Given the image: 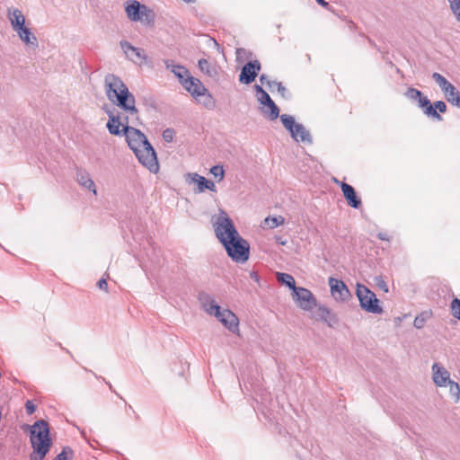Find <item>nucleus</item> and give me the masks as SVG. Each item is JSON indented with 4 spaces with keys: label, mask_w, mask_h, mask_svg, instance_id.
I'll return each instance as SVG.
<instances>
[{
    "label": "nucleus",
    "mask_w": 460,
    "mask_h": 460,
    "mask_svg": "<svg viewBox=\"0 0 460 460\" xmlns=\"http://www.w3.org/2000/svg\"><path fill=\"white\" fill-rule=\"evenodd\" d=\"M356 294L362 309L372 314H381L383 312L379 305V300L376 298L375 293L366 286L358 284Z\"/></svg>",
    "instance_id": "nucleus-6"
},
{
    "label": "nucleus",
    "mask_w": 460,
    "mask_h": 460,
    "mask_svg": "<svg viewBox=\"0 0 460 460\" xmlns=\"http://www.w3.org/2000/svg\"><path fill=\"white\" fill-rule=\"evenodd\" d=\"M434 106L436 109H438L440 112H445L447 111V105L442 101H438L434 102Z\"/></svg>",
    "instance_id": "nucleus-35"
},
{
    "label": "nucleus",
    "mask_w": 460,
    "mask_h": 460,
    "mask_svg": "<svg viewBox=\"0 0 460 460\" xmlns=\"http://www.w3.org/2000/svg\"><path fill=\"white\" fill-rule=\"evenodd\" d=\"M258 93L257 99L262 105L261 112L268 116L270 119H276L279 115V110L270 95L260 86L255 85Z\"/></svg>",
    "instance_id": "nucleus-9"
},
{
    "label": "nucleus",
    "mask_w": 460,
    "mask_h": 460,
    "mask_svg": "<svg viewBox=\"0 0 460 460\" xmlns=\"http://www.w3.org/2000/svg\"><path fill=\"white\" fill-rule=\"evenodd\" d=\"M451 311L452 314L460 320V299L455 298L451 302Z\"/></svg>",
    "instance_id": "nucleus-28"
},
{
    "label": "nucleus",
    "mask_w": 460,
    "mask_h": 460,
    "mask_svg": "<svg viewBox=\"0 0 460 460\" xmlns=\"http://www.w3.org/2000/svg\"><path fill=\"white\" fill-rule=\"evenodd\" d=\"M192 181L197 183L199 192H203L206 189L211 191H216V186L214 182L207 180L204 176L194 173L192 175Z\"/></svg>",
    "instance_id": "nucleus-18"
},
{
    "label": "nucleus",
    "mask_w": 460,
    "mask_h": 460,
    "mask_svg": "<svg viewBox=\"0 0 460 460\" xmlns=\"http://www.w3.org/2000/svg\"><path fill=\"white\" fill-rule=\"evenodd\" d=\"M331 294L335 300L346 301L350 297V292L342 280L334 278L329 279Z\"/></svg>",
    "instance_id": "nucleus-12"
},
{
    "label": "nucleus",
    "mask_w": 460,
    "mask_h": 460,
    "mask_svg": "<svg viewBox=\"0 0 460 460\" xmlns=\"http://www.w3.org/2000/svg\"><path fill=\"white\" fill-rule=\"evenodd\" d=\"M293 292L294 299L303 310L310 311L316 306V299L309 289L296 288Z\"/></svg>",
    "instance_id": "nucleus-10"
},
{
    "label": "nucleus",
    "mask_w": 460,
    "mask_h": 460,
    "mask_svg": "<svg viewBox=\"0 0 460 460\" xmlns=\"http://www.w3.org/2000/svg\"><path fill=\"white\" fill-rule=\"evenodd\" d=\"M8 17L14 31L25 26V17L20 10L13 9V11H9Z\"/></svg>",
    "instance_id": "nucleus-16"
},
{
    "label": "nucleus",
    "mask_w": 460,
    "mask_h": 460,
    "mask_svg": "<svg viewBox=\"0 0 460 460\" xmlns=\"http://www.w3.org/2000/svg\"><path fill=\"white\" fill-rule=\"evenodd\" d=\"M30 440L33 449L30 455V460H43L52 445L48 422L36 421L31 427Z\"/></svg>",
    "instance_id": "nucleus-3"
},
{
    "label": "nucleus",
    "mask_w": 460,
    "mask_h": 460,
    "mask_svg": "<svg viewBox=\"0 0 460 460\" xmlns=\"http://www.w3.org/2000/svg\"><path fill=\"white\" fill-rule=\"evenodd\" d=\"M164 138L166 140V141H171L172 138V131L170 130V129H166L164 130Z\"/></svg>",
    "instance_id": "nucleus-37"
},
{
    "label": "nucleus",
    "mask_w": 460,
    "mask_h": 460,
    "mask_svg": "<svg viewBox=\"0 0 460 460\" xmlns=\"http://www.w3.org/2000/svg\"><path fill=\"white\" fill-rule=\"evenodd\" d=\"M432 77L441 88L448 102L455 106L460 103V92L450 82L438 73H434Z\"/></svg>",
    "instance_id": "nucleus-7"
},
{
    "label": "nucleus",
    "mask_w": 460,
    "mask_h": 460,
    "mask_svg": "<svg viewBox=\"0 0 460 460\" xmlns=\"http://www.w3.org/2000/svg\"><path fill=\"white\" fill-rule=\"evenodd\" d=\"M68 454H72V451L68 448H64L53 460H68Z\"/></svg>",
    "instance_id": "nucleus-32"
},
{
    "label": "nucleus",
    "mask_w": 460,
    "mask_h": 460,
    "mask_svg": "<svg viewBox=\"0 0 460 460\" xmlns=\"http://www.w3.org/2000/svg\"><path fill=\"white\" fill-rule=\"evenodd\" d=\"M210 173L217 180V181H221L225 177V170L221 165H215L211 167Z\"/></svg>",
    "instance_id": "nucleus-27"
},
{
    "label": "nucleus",
    "mask_w": 460,
    "mask_h": 460,
    "mask_svg": "<svg viewBox=\"0 0 460 460\" xmlns=\"http://www.w3.org/2000/svg\"><path fill=\"white\" fill-rule=\"evenodd\" d=\"M418 103L420 107L425 109V113L427 115L436 117L439 119H441L440 115L437 112L430 101L426 96L421 94L420 98L418 99Z\"/></svg>",
    "instance_id": "nucleus-21"
},
{
    "label": "nucleus",
    "mask_w": 460,
    "mask_h": 460,
    "mask_svg": "<svg viewBox=\"0 0 460 460\" xmlns=\"http://www.w3.org/2000/svg\"><path fill=\"white\" fill-rule=\"evenodd\" d=\"M456 106L460 108V102Z\"/></svg>",
    "instance_id": "nucleus-43"
},
{
    "label": "nucleus",
    "mask_w": 460,
    "mask_h": 460,
    "mask_svg": "<svg viewBox=\"0 0 460 460\" xmlns=\"http://www.w3.org/2000/svg\"><path fill=\"white\" fill-rule=\"evenodd\" d=\"M15 31L20 39L27 45H37V38L31 32L27 26H23L22 29H16Z\"/></svg>",
    "instance_id": "nucleus-19"
},
{
    "label": "nucleus",
    "mask_w": 460,
    "mask_h": 460,
    "mask_svg": "<svg viewBox=\"0 0 460 460\" xmlns=\"http://www.w3.org/2000/svg\"><path fill=\"white\" fill-rule=\"evenodd\" d=\"M277 279L279 282L290 288L293 291L296 288L295 279L290 274L278 272Z\"/></svg>",
    "instance_id": "nucleus-24"
},
{
    "label": "nucleus",
    "mask_w": 460,
    "mask_h": 460,
    "mask_svg": "<svg viewBox=\"0 0 460 460\" xmlns=\"http://www.w3.org/2000/svg\"><path fill=\"white\" fill-rule=\"evenodd\" d=\"M125 10L128 18L132 22L149 24L155 19L154 12L136 0L127 3Z\"/></svg>",
    "instance_id": "nucleus-5"
},
{
    "label": "nucleus",
    "mask_w": 460,
    "mask_h": 460,
    "mask_svg": "<svg viewBox=\"0 0 460 460\" xmlns=\"http://www.w3.org/2000/svg\"><path fill=\"white\" fill-rule=\"evenodd\" d=\"M450 3V7L456 16L457 20L460 22V0H448Z\"/></svg>",
    "instance_id": "nucleus-29"
},
{
    "label": "nucleus",
    "mask_w": 460,
    "mask_h": 460,
    "mask_svg": "<svg viewBox=\"0 0 460 460\" xmlns=\"http://www.w3.org/2000/svg\"><path fill=\"white\" fill-rule=\"evenodd\" d=\"M284 224L285 218L282 216L267 217L261 224V227L264 229H274Z\"/></svg>",
    "instance_id": "nucleus-22"
},
{
    "label": "nucleus",
    "mask_w": 460,
    "mask_h": 460,
    "mask_svg": "<svg viewBox=\"0 0 460 460\" xmlns=\"http://www.w3.org/2000/svg\"><path fill=\"white\" fill-rule=\"evenodd\" d=\"M406 96L411 100H418L420 98L421 92L415 88H409L406 92Z\"/></svg>",
    "instance_id": "nucleus-31"
},
{
    "label": "nucleus",
    "mask_w": 460,
    "mask_h": 460,
    "mask_svg": "<svg viewBox=\"0 0 460 460\" xmlns=\"http://www.w3.org/2000/svg\"><path fill=\"white\" fill-rule=\"evenodd\" d=\"M216 236L224 245L228 256L236 262L249 259L250 246L237 232L233 221L225 211H221L213 223Z\"/></svg>",
    "instance_id": "nucleus-2"
},
{
    "label": "nucleus",
    "mask_w": 460,
    "mask_h": 460,
    "mask_svg": "<svg viewBox=\"0 0 460 460\" xmlns=\"http://www.w3.org/2000/svg\"><path fill=\"white\" fill-rule=\"evenodd\" d=\"M281 121H282L283 125L285 126V128L287 129H288L289 131H292L294 129V128L297 125L295 123V119L292 116L286 115V114L281 116Z\"/></svg>",
    "instance_id": "nucleus-26"
},
{
    "label": "nucleus",
    "mask_w": 460,
    "mask_h": 460,
    "mask_svg": "<svg viewBox=\"0 0 460 460\" xmlns=\"http://www.w3.org/2000/svg\"><path fill=\"white\" fill-rule=\"evenodd\" d=\"M199 299L204 310L208 314L217 317L230 332L239 334V320L232 311L228 309L222 310L221 307L216 304L215 300L208 295H200Z\"/></svg>",
    "instance_id": "nucleus-4"
},
{
    "label": "nucleus",
    "mask_w": 460,
    "mask_h": 460,
    "mask_svg": "<svg viewBox=\"0 0 460 460\" xmlns=\"http://www.w3.org/2000/svg\"><path fill=\"white\" fill-rule=\"evenodd\" d=\"M274 85L277 87L278 91L284 94L286 91L285 87L281 84V83H274Z\"/></svg>",
    "instance_id": "nucleus-38"
},
{
    "label": "nucleus",
    "mask_w": 460,
    "mask_h": 460,
    "mask_svg": "<svg viewBox=\"0 0 460 460\" xmlns=\"http://www.w3.org/2000/svg\"><path fill=\"white\" fill-rule=\"evenodd\" d=\"M425 323V318L423 315L417 316L414 319L413 324L416 328H422Z\"/></svg>",
    "instance_id": "nucleus-34"
},
{
    "label": "nucleus",
    "mask_w": 460,
    "mask_h": 460,
    "mask_svg": "<svg viewBox=\"0 0 460 460\" xmlns=\"http://www.w3.org/2000/svg\"><path fill=\"white\" fill-rule=\"evenodd\" d=\"M77 181L79 182L80 185H82L83 187L88 189L89 190L93 191V193L96 196L97 195V190H96V188H95V184L93 182V181L91 179L90 175L85 172H82L80 173L77 174Z\"/></svg>",
    "instance_id": "nucleus-20"
},
{
    "label": "nucleus",
    "mask_w": 460,
    "mask_h": 460,
    "mask_svg": "<svg viewBox=\"0 0 460 460\" xmlns=\"http://www.w3.org/2000/svg\"><path fill=\"white\" fill-rule=\"evenodd\" d=\"M122 48L128 58H130L133 62L138 64L139 66L146 63L147 57L143 49L135 48L128 42L122 44Z\"/></svg>",
    "instance_id": "nucleus-14"
},
{
    "label": "nucleus",
    "mask_w": 460,
    "mask_h": 460,
    "mask_svg": "<svg viewBox=\"0 0 460 460\" xmlns=\"http://www.w3.org/2000/svg\"><path fill=\"white\" fill-rule=\"evenodd\" d=\"M25 409L28 414H32L36 411V405L31 401H27L25 403Z\"/></svg>",
    "instance_id": "nucleus-33"
},
{
    "label": "nucleus",
    "mask_w": 460,
    "mask_h": 460,
    "mask_svg": "<svg viewBox=\"0 0 460 460\" xmlns=\"http://www.w3.org/2000/svg\"><path fill=\"white\" fill-rule=\"evenodd\" d=\"M341 188L348 204L354 208H359L361 200L357 197L354 188L346 182H341Z\"/></svg>",
    "instance_id": "nucleus-15"
},
{
    "label": "nucleus",
    "mask_w": 460,
    "mask_h": 460,
    "mask_svg": "<svg viewBox=\"0 0 460 460\" xmlns=\"http://www.w3.org/2000/svg\"><path fill=\"white\" fill-rule=\"evenodd\" d=\"M378 237L381 240H386V241L390 240V238H389V236H388V234L386 233H379L378 234Z\"/></svg>",
    "instance_id": "nucleus-39"
},
{
    "label": "nucleus",
    "mask_w": 460,
    "mask_h": 460,
    "mask_svg": "<svg viewBox=\"0 0 460 460\" xmlns=\"http://www.w3.org/2000/svg\"><path fill=\"white\" fill-rule=\"evenodd\" d=\"M433 381L438 386H446L447 384L450 385L451 392L457 397L460 394L459 386L456 383L450 380L449 372L444 367H440L438 363L433 364Z\"/></svg>",
    "instance_id": "nucleus-8"
},
{
    "label": "nucleus",
    "mask_w": 460,
    "mask_h": 460,
    "mask_svg": "<svg viewBox=\"0 0 460 460\" xmlns=\"http://www.w3.org/2000/svg\"><path fill=\"white\" fill-rule=\"evenodd\" d=\"M182 86L189 92L194 98L208 96L211 99V95L208 89L203 85L201 81L198 78L190 76L182 82Z\"/></svg>",
    "instance_id": "nucleus-11"
},
{
    "label": "nucleus",
    "mask_w": 460,
    "mask_h": 460,
    "mask_svg": "<svg viewBox=\"0 0 460 460\" xmlns=\"http://www.w3.org/2000/svg\"><path fill=\"white\" fill-rule=\"evenodd\" d=\"M375 284L379 289L383 290L385 293H387L389 291L386 282L381 276L375 278Z\"/></svg>",
    "instance_id": "nucleus-30"
},
{
    "label": "nucleus",
    "mask_w": 460,
    "mask_h": 460,
    "mask_svg": "<svg viewBox=\"0 0 460 460\" xmlns=\"http://www.w3.org/2000/svg\"><path fill=\"white\" fill-rule=\"evenodd\" d=\"M198 66L199 70L209 77H215L217 75V67L216 63H211L206 58H201L199 60Z\"/></svg>",
    "instance_id": "nucleus-17"
},
{
    "label": "nucleus",
    "mask_w": 460,
    "mask_h": 460,
    "mask_svg": "<svg viewBox=\"0 0 460 460\" xmlns=\"http://www.w3.org/2000/svg\"><path fill=\"white\" fill-rule=\"evenodd\" d=\"M250 275H251V278H252V279H254V280H255V281H257V282L259 281V276H258V274H257L256 272H254V271H253V272H251V274H250Z\"/></svg>",
    "instance_id": "nucleus-40"
},
{
    "label": "nucleus",
    "mask_w": 460,
    "mask_h": 460,
    "mask_svg": "<svg viewBox=\"0 0 460 460\" xmlns=\"http://www.w3.org/2000/svg\"><path fill=\"white\" fill-rule=\"evenodd\" d=\"M97 286L100 289L108 291V284L105 279H102L98 281Z\"/></svg>",
    "instance_id": "nucleus-36"
},
{
    "label": "nucleus",
    "mask_w": 460,
    "mask_h": 460,
    "mask_svg": "<svg viewBox=\"0 0 460 460\" xmlns=\"http://www.w3.org/2000/svg\"><path fill=\"white\" fill-rule=\"evenodd\" d=\"M316 2L323 7H326L328 5V3L324 0H316Z\"/></svg>",
    "instance_id": "nucleus-41"
},
{
    "label": "nucleus",
    "mask_w": 460,
    "mask_h": 460,
    "mask_svg": "<svg viewBox=\"0 0 460 460\" xmlns=\"http://www.w3.org/2000/svg\"><path fill=\"white\" fill-rule=\"evenodd\" d=\"M107 96L111 102L120 107L126 115L109 112L107 128L111 135L119 136L124 133L128 146L134 152L138 161L152 172H156L159 164L156 154L147 141L146 136L138 129L129 127L130 119H138V111L136 108V101L124 84L114 75H108L105 79Z\"/></svg>",
    "instance_id": "nucleus-1"
},
{
    "label": "nucleus",
    "mask_w": 460,
    "mask_h": 460,
    "mask_svg": "<svg viewBox=\"0 0 460 460\" xmlns=\"http://www.w3.org/2000/svg\"><path fill=\"white\" fill-rule=\"evenodd\" d=\"M263 80H264V75H261V81L263 82Z\"/></svg>",
    "instance_id": "nucleus-42"
},
{
    "label": "nucleus",
    "mask_w": 460,
    "mask_h": 460,
    "mask_svg": "<svg viewBox=\"0 0 460 460\" xmlns=\"http://www.w3.org/2000/svg\"><path fill=\"white\" fill-rule=\"evenodd\" d=\"M290 132L296 141H310V134L302 125L297 124Z\"/></svg>",
    "instance_id": "nucleus-23"
},
{
    "label": "nucleus",
    "mask_w": 460,
    "mask_h": 460,
    "mask_svg": "<svg viewBox=\"0 0 460 460\" xmlns=\"http://www.w3.org/2000/svg\"><path fill=\"white\" fill-rule=\"evenodd\" d=\"M172 71L178 77L181 84L184 80L191 76L189 70L180 65L173 66Z\"/></svg>",
    "instance_id": "nucleus-25"
},
{
    "label": "nucleus",
    "mask_w": 460,
    "mask_h": 460,
    "mask_svg": "<svg viewBox=\"0 0 460 460\" xmlns=\"http://www.w3.org/2000/svg\"><path fill=\"white\" fill-rule=\"evenodd\" d=\"M260 68L261 66L258 61L248 62L242 69L239 78L240 81L243 84L252 83L257 76Z\"/></svg>",
    "instance_id": "nucleus-13"
}]
</instances>
